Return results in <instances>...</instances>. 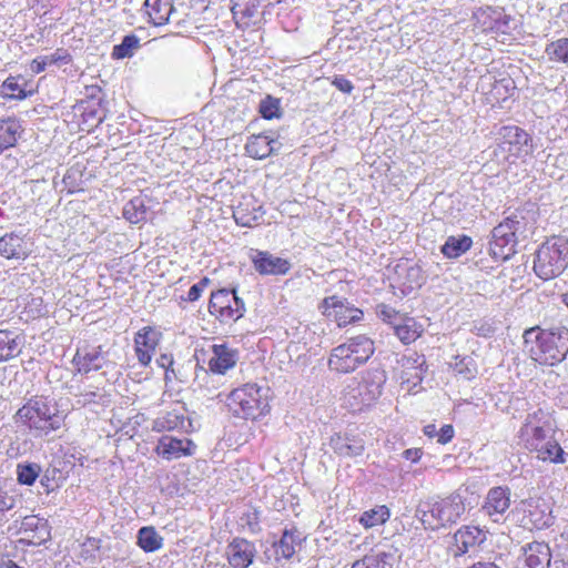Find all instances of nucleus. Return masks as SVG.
<instances>
[{
  "mask_svg": "<svg viewBox=\"0 0 568 568\" xmlns=\"http://www.w3.org/2000/svg\"><path fill=\"white\" fill-rule=\"evenodd\" d=\"M256 554L255 545L240 537L234 538L226 547L227 562L232 568H248Z\"/></svg>",
  "mask_w": 568,
  "mask_h": 568,
  "instance_id": "9b49d317",
  "label": "nucleus"
},
{
  "mask_svg": "<svg viewBox=\"0 0 568 568\" xmlns=\"http://www.w3.org/2000/svg\"><path fill=\"white\" fill-rule=\"evenodd\" d=\"M144 11L154 26H163L175 13L173 0H145Z\"/></svg>",
  "mask_w": 568,
  "mask_h": 568,
  "instance_id": "aec40b11",
  "label": "nucleus"
},
{
  "mask_svg": "<svg viewBox=\"0 0 568 568\" xmlns=\"http://www.w3.org/2000/svg\"><path fill=\"white\" fill-rule=\"evenodd\" d=\"M546 53L551 61L568 64V38L558 39L546 47Z\"/></svg>",
  "mask_w": 568,
  "mask_h": 568,
  "instance_id": "4c0bfd02",
  "label": "nucleus"
},
{
  "mask_svg": "<svg viewBox=\"0 0 568 568\" xmlns=\"http://www.w3.org/2000/svg\"><path fill=\"white\" fill-rule=\"evenodd\" d=\"M185 423H187L189 426L191 425L190 420H187L182 413L174 409L158 416L153 420L152 429L159 433L184 429Z\"/></svg>",
  "mask_w": 568,
  "mask_h": 568,
  "instance_id": "a878e982",
  "label": "nucleus"
},
{
  "mask_svg": "<svg viewBox=\"0 0 568 568\" xmlns=\"http://www.w3.org/2000/svg\"><path fill=\"white\" fill-rule=\"evenodd\" d=\"M390 517V511L387 506L378 505L374 508L364 511L359 517V523L365 528H373L385 524Z\"/></svg>",
  "mask_w": 568,
  "mask_h": 568,
  "instance_id": "2f4dec72",
  "label": "nucleus"
},
{
  "mask_svg": "<svg viewBox=\"0 0 568 568\" xmlns=\"http://www.w3.org/2000/svg\"><path fill=\"white\" fill-rule=\"evenodd\" d=\"M562 301L566 304V306L568 307V292L562 295Z\"/></svg>",
  "mask_w": 568,
  "mask_h": 568,
  "instance_id": "680f3d73",
  "label": "nucleus"
},
{
  "mask_svg": "<svg viewBox=\"0 0 568 568\" xmlns=\"http://www.w3.org/2000/svg\"><path fill=\"white\" fill-rule=\"evenodd\" d=\"M519 221L514 217H507L493 230L494 244L504 246L510 242H515V235L519 231Z\"/></svg>",
  "mask_w": 568,
  "mask_h": 568,
  "instance_id": "cd10ccee",
  "label": "nucleus"
},
{
  "mask_svg": "<svg viewBox=\"0 0 568 568\" xmlns=\"http://www.w3.org/2000/svg\"><path fill=\"white\" fill-rule=\"evenodd\" d=\"M145 206L141 199L130 201L123 210L124 217L131 223H139L145 219Z\"/></svg>",
  "mask_w": 568,
  "mask_h": 568,
  "instance_id": "58836bf2",
  "label": "nucleus"
},
{
  "mask_svg": "<svg viewBox=\"0 0 568 568\" xmlns=\"http://www.w3.org/2000/svg\"><path fill=\"white\" fill-rule=\"evenodd\" d=\"M530 452H535L537 454V458L542 462H550L555 464H564L566 462L565 459V452L559 446V444L548 437L544 439L542 443L538 444L536 448H531Z\"/></svg>",
  "mask_w": 568,
  "mask_h": 568,
  "instance_id": "bb28decb",
  "label": "nucleus"
},
{
  "mask_svg": "<svg viewBox=\"0 0 568 568\" xmlns=\"http://www.w3.org/2000/svg\"><path fill=\"white\" fill-rule=\"evenodd\" d=\"M37 406L38 400H30L17 412V418L27 424L30 429L37 425Z\"/></svg>",
  "mask_w": 568,
  "mask_h": 568,
  "instance_id": "a19ab883",
  "label": "nucleus"
},
{
  "mask_svg": "<svg viewBox=\"0 0 568 568\" xmlns=\"http://www.w3.org/2000/svg\"><path fill=\"white\" fill-rule=\"evenodd\" d=\"M260 112L265 119H273L278 116L280 112V102L276 99L267 97L260 104Z\"/></svg>",
  "mask_w": 568,
  "mask_h": 568,
  "instance_id": "c03bdc74",
  "label": "nucleus"
},
{
  "mask_svg": "<svg viewBox=\"0 0 568 568\" xmlns=\"http://www.w3.org/2000/svg\"><path fill=\"white\" fill-rule=\"evenodd\" d=\"M394 333L404 344L415 342L422 333L420 326L414 318L404 316L398 323H394Z\"/></svg>",
  "mask_w": 568,
  "mask_h": 568,
  "instance_id": "c85d7f7f",
  "label": "nucleus"
},
{
  "mask_svg": "<svg viewBox=\"0 0 568 568\" xmlns=\"http://www.w3.org/2000/svg\"><path fill=\"white\" fill-rule=\"evenodd\" d=\"M26 80L22 77H9L0 87V97L3 99L23 100L31 92H27L24 85Z\"/></svg>",
  "mask_w": 568,
  "mask_h": 568,
  "instance_id": "c756f323",
  "label": "nucleus"
},
{
  "mask_svg": "<svg viewBox=\"0 0 568 568\" xmlns=\"http://www.w3.org/2000/svg\"><path fill=\"white\" fill-rule=\"evenodd\" d=\"M21 529L38 532V542L45 541L50 537V530L47 520L37 516H26L21 523Z\"/></svg>",
  "mask_w": 568,
  "mask_h": 568,
  "instance_id": "f704fd0d",
  "label": "nucleus"
},
{
  "mask_svg": "<svg viewBox=\"0 0 568 568\" xmlns=\"http://www.w3.org/2000/svg\"><path fill=\"white\" fill-rule=\"evenodd\" d=\"M210 283L207 277L202 278L199 283L192 285L187 292L186 301L195 302L200 298L204 287Z\"/></svg>",
  "mask_w": 568,
  "mask_h": 568,
  "instance_id": "49530a36",
  "label": "nucleus"
},
{
  "mask_svg": "<svg viewBox=\"0 0 568 568\" xmlns=\"http://www.w3.org/2000/svg\"><path fill=\"white\" fill-rule=\"evenodd\" d=\"M332 84L343 93H352L354 85L353 83L343 75H336L332 80Z\"/></svg>",
  "mask_w": 568,
  "mask_h": 568,
  "instance_id": "8fccbe9b",
  "label": "nucleus"
},
{
  "mask_svg": "<svg viewBox=\"0 0 568 568\" xmlns=\"http://www.w3.org/2000/svg\"><path fill=\"white\" fill-rule=\"evenodd\" d=\"M321 308L323 314L334 316L339 327L357 322L363 317L361 310L348 306L345 300L336 295L326 297Z\"/></svg>",
  "mask_w": 568,
  "mask_h": 568,
  "instance_id": "1a4fd4ad",
  "label": "nucleus"
},
{
  "mask_svg": "<svg viewBox=\"0 0 568 568\" xmlns=\"http://www.w3.org/2000/svg\"><path fill=\"white\" fill-rule=\"evenodd\" d=\"M424 434L428 436L429 438L436 437L438 434V430L436 429V426L433 424L426 425L424 427Z\"/></svg>",
  "mask_w": 568,
  "mask_h": 568,
  "instance_id": "6e6d98bb",
  "label": "nucleus"
},
{
  "mask_svg": "<svg viewBox=\"0 0 568 568\" xmlns=\"http://www.w3.org/2000/svg\"><path fill=\"white\" fill-rule=\"evenodd\" d=\"M21 130V124L17 119H0V154L16 145Z\"/></svg>",
  "mask_w": 568,
  "mask_h": 568,
  "instance_id": "393cba45",
  "label": "nucleus"
},
{
  "mask_svg": "<svg viewBox=\"0 0 568 568\" xmlns=\"http://www.w3.org/2000/svg\"><path fill=\"white\" fill-rule=\"evenodd\" d=\"M74 362L80 372H91L102 368L104 358L97 349L82 354L80 351L74 356Z\"/></svg>",
  "mask_w": 568,
  "mask_h": 568,
  "instance_id": "72a5a7b5",
  "label": "nucleus"
},
{
  "mask_svg": "<svg viewBox=\"0 0 568 568\" xmlns=\"http://www.w3.org/2000/svg\"><path fill=\"white\" fill-rule=\"evenodd\" d=\"M568 265V241L564 237H551L540 245L536 252L534 271L545 281L557 277Z\"/></svg>",
  "mask_w": 568,
  "mask_h": 568,
  "instance_id": "7ed1b4c3",
  "label": "nucleus"
},
{
  "mask_svg": "<svg viewBox=\"0 0 568 568\" xmlns=\"http://www.w3.org/2000/svg\"><path fill=\"white\" fill-rule=\"evenodd\" d=\"M254 520H257V517H254V519H251V521H248V525L251 526V530L254 531L255 530V526L257 525V523Z\"/></svg>",
  "mask_w": 568,
  "mask_h": 568,
  "instance_id": "13d9d810",
  "label": "nucleus"
},
{
  "mask_svg": "<svg viewBox=\"0 0 568 568\" xmlns=\"http://www.w3.org/2000/svg\"><path fill=\"white\" fill-rule=\"evenodd\" d=\"M12 564L13 560L9 556L0 552V568H10Z\"/></svg>",
  "mask_w": 568,
  "mask_h": 568,
  "instance_id": "4d7b16f0",
  "label": "nucleus"
},
{
  "mask_svg": "<svg viewBox=\"0 0 568 568\" xmlns=\"http://www.w3.org/2000/svg\"><path fill=\"white\" fill-rule=\"evenodd\" d=\"M254 520H257V517H254V519H251V521H248V525L251 526V530L254 531L255 530V526L257 525V523Z\"/></svg>",
  "mask_w": 568,
  "mask_h": 568,
  "instance_id": "052dcab7",
  "label": "nucleus"
},
{
  "mask_svg": "<svg viewBox=\"0 0 568 568\" xmlns=\"http://www.w3.org/2000/svg\"><path fill=\"white\" fill-rule=\"evenodd\" d=\"M195 449L196 445L191 439L163 436L160 438L155 447V453L166 460H173L185 456H192L195 453Z\"/></svg>",
  "mask_w": 568,
  "mask_h": 568,
  "instance_id": "f8f14e48",
  "label": "nucleus"
},
{
  "mask_svg": "<svg viewBox=\"0 0 568 568\" xmlns=\"http://www.w3.org/2000/svg\"><path fill=\"white\" fill-rule=\"evenodd\" d=\"M437 442L440 444H447L449 443L454 437V428L452 425H444L437 434Z\"/></svg>",
  "mask_w": 568,
  "mask_h": 568,
  "instance_id": "3c124183",
  "label": "nucleus"
},
{
  "mask_svg": "<svg viewBox=\"0 0 568 568\" xmlns=\"http://www.w3.org/2000/svg\"><path fill=\"white\" fill-rule=\"evenodd\" d=\"M473 376H474V375H473L471 371H470L469 368H467V373L465 374V377H466V378H470V377H473Z\"/></svg>",
  "mask_w": 568,
  "mask_h": 568,
  "instance_id": "e2e57ef3",
  "label": "nucleus"
},
{
  "mask_svg": "<svg viewBox=\"0 0 568 568\" xmlns=\"http://www.w3.org/2000/svg\"><path fill=\"white\" fill-rule=\"evenodd\" d=\"M53 417H60L57 409H51L48 404L43 400H38L37 406V419H50Z\"/></svg>",
  "mask_w": 568,
  "mask_h": 568,
  "instance_id": "de8ad7c7",
  "label": "nucleus"
},
{
  "mask_svg": "<svg viewBox=\"0 0 568 568\" xmlns=\"http://www.w3.org/2000/svg\"><path fill=\"white\" fill-rule=\"evenodd\" d=\"M39 473L40 467L37 464H19L17 466V479L21 485L31 486Z\"/></svg>",
  "mask_w": 568,
  "mask_h": 568,
  "instance_id": "ea45409f",
  "label": "nucleus"
},
{
  "mask_svg": "<svg viewBox=\"0 0 568 568\" xmlns=\"http://www.w3.org/2000/svg\"><path fill=\"white\" fill-rule=\"evenodd\" d=\"M138 545L145 552H153L162 548L163 538L158 534L154 527H142L138 532Z\"/></svg>",
  "mask_w": 568,
  "mask_h": 568,
  "instance_id": "473e14b6",
  "label": "nucleus"
},
{
  "mask_svg": "<svg viewBox=\"0 0 568 568\" xmlns=\"http://www.w3.org/2000/svg\"><path fill=\"white\" fill-rule=\"evenodd\" d=\"M378 315L384 322L390 324L392 327H394V323H398L404 317V315L387 305L378 307Z\"/></svg>",
  "mask_w": 568,
  "mask_h": 568,
  "instance_id": "a18cd8bd",
  "label": "nucleus"
},
{
  "mask_svg": "<svg viewBox=\"0 0 568 568\" xmlns=\"http://www.w3.org/2000/svg\"><path fill=\"white\" fill-rule=\"evenodd\" d=\"M275 552L285 559H290L295 554L296 536L293 531L284 530L281 539L275 545Z\"/></svg>",
  "mask_w": 568,
  "mask_h": 568,
  "instance_id": "e433bc0d",
  "label": "nucleus"
},
{
  "mask_svg": "<svg viewBox=\"0 0 568 568\" xmlns=\"http://www.w3.org/2000/svg\"><path fill=\"white\" fill-rule=\"evenodd\" d=\"M16 505V495L11 487L0 479V513L10 510Z\"/></svg>",
  "mask_w": 568,
  "mask_h": 568,
  "instance_id": "79ce46f5",
  "label": "nucleus"
},
{
  "mask_svg": "<svg viewBox=\"0 0 568 568\" xmlns=\"http://www.w3.org/2000/svg\"><path fill=\"white\" fill-rule=\"evenodd\" d=\"M30 253L24 237L9 233L0 237V255L6 258L24 260Z\"/></svg>",
  "mask_w": 568,
  "mask_h": 568,
  "instance_id": "412c9836",
  "label": "nucleus"
},
{
  "mask_svg": "<svg viewBox=\"0 0 568 568\" xmlns=\"http://www.w3.org/2000/svg\"><path fill=\"white\" fill-rule=\"evenodd\" d=\"M254 520H257V517H254V519H251V521H248V525L251 526V530L254 531L255 530V526L257 525V523Z\"/></svg>",
  "mask_w": 568,
  "mask_h": 568,
  "instance_id": "bf43d9fd",
  "label": "nucleus"
},
{
  "mask_svg": "<svg viewBox=\"0 0 568 568\" xmlns=\"http://www.w3.org/2000/svg\"><path fill=\"white\" fill-rule=\"evenodd\" d=\"M63 425V418L60 417H53L50 419H37V425L32 429L40 432L43 435H48L53 430H58Z\"/></svg>",
  "mask_w": 568,
  "mask_h": 568,
  "instance_id": "37998d69",
  "label": "nucleus"
},
{
  "mask_svg": "<svg viewBox=\"0 0 568 568\" xmlns=\"http://www.w3.org/2000/svg\"><path fill=\"white\" fill-rule=\"evenodd\" d=\"M209 310L211 314L219 315L222 321H237L245 312V305L234 288H222L212 293Z\"/></svg>",
  "mask_w": 568,
  "mask_h": 568,
  "instance_id": "423d86ee",
  "label": "nucleus"
},
{
  "mask_svg": "<svg viewBox=\"0 0 568 568\" xmlns=\"http://www.w3.org/2000/svg\"><path fill=\"white\" fill-rule=\"evenodd\" d=\"M262 206H257L254 202L246 201L241 202L233 210V217L237 225L244 227H252L262 220L263 217Z\"/></svg>",
  "mask_w": 568,
  "mask_h": 568,
  "instance_id": "5701e85b",
  "label": "nucleus"
},
{
  "mask_svg": "<svg viewBox=\"0 0 568 568\" xmlns=\"http://www.w3.org/2000/svg\"><path fill=\"white\" fill-rule=\"evenodd\" d=\"M529 10L534 12L542 11L547 6V0H527Z\"/></svg>",
  "mask_w": 568,
  "mask_h": 568,
  "instance_id": "603ef678",
  "label": "nucleus"
},
{
  "mask_svg": "<svg viewBox=\"0 0 568 568\" xmlns=\"http://www.w3.org/2000/svg\"><path fill=\"white\" fill-rule=\"evenodd\" d=\"M373 353V341L358 335L332 349L328 366L338 373H351L366 363Z\"/></svg>",
  "mask_w": 568,
  "mask_h": 568,
  "instance_id": "f03ea898",
  "label": "nucleus"
},
{
  "mask_svg": "<svg viewBox=\"0 0 568 568\" xmlns=\"http://www.w3.org/2000/svg\"><path fill=\"white\" fill-rule=\"evenodd\" d=\"M251 261L261 275H285L291 270V262L275 256L267 251L253 250Z\"/></svg>",
  "mask_w": 568,
  "mask_h": 568,
  "instance_id": "9d476101",
  "label": "nucleus"
},
{
  "mask_svg": "<svg viewBox=\"0 0 568 568\" xmlns=\"http://www.w3.org/2000/svg\"><path fill=\"white\" fill-rule=\"evenodd\" d=\"M395 561L396 557L393 551L376 549L356 560L352 568H394Z\"/></svg>",
  "mask_w": 568,
  "mask_h": 568,
  "instance_id": "b1692460",
  "label": "nucleus"
},
{
  "mask_svg": "<svg viewBox=\"0 0 568 568\" xmlns=\"http://www.w3.org/2000/svg\"><path fill=\"white\" fill-rule=\"evenodd\" d=\"M329 446L336 455L343 458L361 456L365 449L364 439L349 433L335 434L331 437Z\"/></svg>",
  "mask_w": 568,
  "mask_h": 568,
  "instance_id": "dca6fc26",
  "label": "nucleus"
},
{
  "mask_svg": "<svg viewBox=\"0 0 568 568\" xmlns=\"http://www.w3.org/2000/svg\"><path fill=\"white\" fill-rule=\"evenodd\" d=\"M227 407L237 417L255 419L268 409L267 389L245 384L231 392Z\"/></svg>",
  "mask_w": 568,
  "mask_h": 568,
  "instance_id": "20e7f679",
  "label": "nucleus"
},
{
  "mask_svg": "<svg viewBox=\"0 0 568 568\" xmlns=\"http://www.w3.org/2000/svg\"><path fill=\"white\" fill-rule=\"evenodd\" d=\"M499 135V148L510 156L524 158L532 152L531 139L526 131L518 126H503Z\"/></svg>",
  "mask_w": 568,
  "mask_h": 568,
  "instance_id": "0eeeda50",
  "label": "nucleus"
},
{
  "mask_svg": "<svg viewBox=\"0 0 568 568\" xmlns=\"http://www.w3.org/2000/svg\"><path fill=\"white\" fill-rule=\"evenodd\" d=\"M510 489L508 487H494L489 489L483 506L485 515L498 523L510 506Z\"/></svg>",
  "mask_w": 568,
  "mask_h": 568,
  "instance_id": "ddd939ff",
  "label": "nucleus"
},
{
  "mask_svg": "<svg viewBox=\"0 0 568 568\" xmlns=\"http://www.w3.org/2000/svg\"><path fill=\"white\" fill-rule=\"evenodd\" d=\"M140 47V39L134 34H128L122 42L114 45L112 57L115 59L131 58Z\"/></svg>",
  "mask_w": 568,
  "mask_h": 568,
  "instance_id": "c9c22d12",
  "label": "nucleus"
},
{
  "mask_svg": "<svg viewBox=\"0 0 568 568\" xmlns=\"http://www.w3.org/2000/svg\"><path fill=\"white\" fill-rule=\"evenodd\" d=\"M377 394H381L379 386H376Z\"/></svg>",
  "mask_w": 568,
  "mask_h": 568,
  "instance_id": "0e129e2a",
  "label": "nucleus"
},
{
  "mask_svg": "<svg viewBox=\"0 0 568 568\" xmlns=\"http://www.w3.org/2000/svg\"><path fill=\"white\" fill-rule=\"evenodd\" d=\"M55 62V59L51 57H38L30 65V69L34 73H40L45 70V67Z\"/></svg>",
  "mask_w": 568,
  "mask_h": 568,
  "instance_id": "09e8293b",
  "label": "nucleus"
},
{
  "mask_svg": "<svg viewBox=\"0 0 568 568\" xmlns=\"http://www.w3.org/2000/svg\"><path fill=\"white\" fill-rule=\"evenodd\" d=\"M403 455L406 459H409L413 463H416L420 459L422 452H420V449H406Z\"/></svg>",
  "mask_w": 568,
  "mask_h": 568,
  "instance_id": "864d4df0",
  "label": "nucleus"
},
{
  "mask_svg": "<svg viewBox=\"0 0 568 568\" xmlns=\"http://www.w3.org/2000/svg\"><path fill=\"white\" fill-rule=\"evenodd\" d=\"M427 510L418 509L420 520L433 529L455 523L465 513V504L459 495H450L427 506Z\"/></svg>",
  "mask_w": 568,
  "mask_h": 568,
  "instance_id": "39448f33",
  "label": "nucleus"
},
{
  "mask_svg": "<svg viewBox=\"0 0 568 568\" xmlns=\"http://www.w3.org/2000/svg\"><path fill=\"white\" fill-rule=\"evenodd\" d=\"M213 355L209 361L210 369L217 374H224L230 368L234 367L239 355L234 348L225 344L213 345Z\"/></svg>",
  "mask_w": 568,
  "mask_h": 568,
  "instance_id": "a211bd4d",
  "label": "nucleus"
},
{
  "mask_svg": "<svg viewBox=\"0 0 568 568\" xmlns=\"http://www.w3.org/2000/svg\"><path fill=\"white\" fill-rule=\"evenodd\" d=\"M281 145L276 139H272L267 134H257L248 139L245 150L251 158L262 160L277 153Z\"/></svg>",
  "mask_w": 568,
  "mask_h": 568,
  "instance_id": "f3484780",
  "label": "nucleus"
},
{
  "mask_svg": "<svg viewBox=\"0 0 568 568\" xmlns=\"http://www.w3.org/2000/svg\"><path fill=\"white\" fill-rule=\"evenodd\" d=\"M525 562L528 568H549L550 548L545 542H531L524 548Z\"/></svg>",
  "mask_w": 568,
  "mask_h": 568,
  "instance_id": "4be33fe9",
  "label": "nucleus"
},
{
  "mask_svg": "<svg viewBox=\"0 0 568 568\" xmlns=\"http://www.w3.org/2000/svg\"><path fill=\"white\" fill-rule=\"evenodd\" d=\"M23 335L9 329H0V362L19 356L24 347Z\"/></svg>",
  "mask_w": 568,
  "mask_h": 568,
  "instance_id": "6ab92c4d",
  "label": "nucleus"
},
{
  "mask_svg": "<svg viewBox=\"0 0 568 568\" xmlns=\"http://www.w3.org/2000/svg\"><path fill=\"white\" fill-rule=\"evenodd\" d=\"M471 245L473 240L467 235L449 236L442 246V253L447 258H457L466 253Z\"/></svg>",
  "mask_w": 568,
  "mask_h": 568,
  "instance_id": "7c9ffc66",
  "label": "nucleus"
},
{
  "mask_svg": "<svg viewBox=\"0 0 568 568\" xmlns=\"http://www.w3.org/2000/svg\"><path fill=\"white\" fill-rule=\"evenodd\" d=\"M161 334L152 327L141 328L134 336V348L141 365L148 366L159 345Z\"/></svg>",
  "mask_w": 568,
  "mask_h": 568,
  "instance_id": "4468645a",
  "label": "nucleus"
},
{
  "mask_svg": "<svg viewBox=\"0 0 568 568\" xmlns=\"http://www.w3.org/2000/svg\"><path fill=\"white\" fill-rule=\"evenodd\" d=\"M542 415L541 410L529 414L519 430L520 442L528 450L536 448L538 444L542 443L544 439L548 437L539 418V416Z\"/></svg>",
  "mask_w": 568,
  "mask_h": 568,
  "instance_id": "2eb2a0df",
  "label": "nucleus"
},
{
  "mask_svg": "<svg viewBox=\"0 0 568 568\" xmlns=\"http://www.w3.org/2000/svg\"><path fill=\"white\" fill-rule=\"evenodd\" d=\"M486 539L487 531L477 526L466 525L460 527L454 534V557L478 551Z\"/></svg>",
  "mask_w": 568,
  "mask_h": 568,
  "instance_id": "6e6552de",
  "label": "nucleus"
},
{
  "mask_svg": "<svg viewBox=\"0 0 568 568\" xmlns=\"http://www.w3.org/2000/svg\"><path fill=\"white\" fill-rule=\"evenodd\" d=\"M523 337L525 352L542 365L561 362L568 353V328L565 326L549 329L531 327L525 331Z\"/></svg>",
  "mask_w": 568,
  "mask_h": 568,
  "instance_id": "f257e3e1",
  "label": "nucleus"
},
{
  "mask_svg": "<svg viewBox=\"0 0 568 568\" xmlns=\"http://www.w3.org/2000/svg\"><path fill=\"white\" fill-rule=\"evenodd\" d=\"M156 363L159 366L168 369L173 364V358L170 355L163 354L156 359Z\"/></svg>",
  "mask_w": 568,
  "mask_h": 568,
  "instance_id": "5fc2aeb1",
  "label": "nucleus"
}]
</instances>
